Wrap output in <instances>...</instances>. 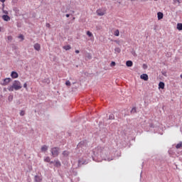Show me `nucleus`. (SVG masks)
I'll return each instance as SVG.
<instances>
[{
  "label": "nucleus",
  "instance_id": "1",
  "mask_svg": "<svg viewBox=\"0 0 182 182\" xmlns=\"http://www.w3.org/2000/svg\"><path fill=\"white\" fill-rule=\"evenodd\" d=\"M94 156L92 159L94 161L100 162L102 160L105 161H112L114 156L110 154V150H102L100 147H97L93 150Z\"/></svg>",
  "mask_w": 182,
  "mask_h": 182
},
{
  "label": "nucleus",
  "instance_id": "2",
  "mask_svg": "<svg viewBox=\"0 0 182 182\" xmlns=\"http://www.w3.org/2000/svg\"><path fill=\"white\" fill-rule=\"evenodd\" d=\"M9 92H14V90H20L22 89V84L19 80H14L12 85H10L7 87Z\"/></svg>",
  "mask_w": 182,
  "mask_h": 182
},
{
  "label": "nucleus",
  "instance_id": "3",
  "mask_svg": "<svg viewBox=\"0 0 182 182\" xmlns=\"http://www.w3.org/2000/svg\"><path fill=\"white\" fill-rule=\"evenodd\" d=\"M50 152L53 157H58L59 156V148L53 147L50 149Z\"/></svg>",
  "mask_w": 182,
  "mask_h": 182
},
{
  "label": "nucleus",
  "instance_id": "4",
  "mask_svg": "<svg viewBox=\"0 0 182 182\" xmlns=\"http://www.w3.org/2000/svg\"><path fill=\"white\" fill-rule=\"evenodd\" d=\"M77 149H86L87 147V141H81L77 145Z\"/></svg>",
  "mask_w": 182,
  "mask_h": 182
},
{
  "label": "nucleus",
  "instance_id": "5",
  "mask_svg": "<svg viewBox=\"0 0 182 182\" xmlns=\"http://www.w3.org/2000/svg\"><path fill=\"white\" fill-rule=\"evenodd\" d=\"M11 80H12V79H11V77H6V78L4 79L3 82H1V85L2 86H6L9 84V82H11Z\"/></svg>",
  "mask_w": 182,
  "mask_h": 182
},
{
  "label": "nucleus",
  "instance_id": "6",
  "mask_svg": "<svg viewBox=\"0 0 182 182\" xmlns=\"http://www.w3.org/2000/svg\"><path fill=\"white\" fill-rule=\"evenodd\" d=\"M105 14H106V10H103V9L97 10V14L98 15V16H103V15H105Z\"/></svg>",
  "mask_w": 182,
  "mask_h": 182
},
{
  "label": "nucleus",
  "instance_id": "7",
  "mask_svg": "<svg viewBox=\"0 0 182 182\" xmlns=\"http://www.w3.org/2000/svg\"><path fill=\"white\" fill-rule=\"evenodd\" d=\"M18 76L19 75H18V73L15 71H12L11 73V77H12V79H17Z\"/></svg>",
  "mask_w": 182,
  "mask_h": 182
},
{
  "label": "nucleus",
  "instance_id": "8",
  "mask_svg": "<svg viewBox=\"0 0 182 182\" xmlns=\"http://www.w3.org/2000/svg\"><path fill=\"white\" fill-rule=\"evenodd\" d=\"M33 48L35 50H37V52H39V50H41V44L36 43L34 44Z\"/></svg>",
  "mask_w": 182,
  "mask_h": 182
},
{
  "label": "nucleus",
  "instance_id": "9",
  "mask_svg": "<svg viewBox=\"0 0 182 182\" xmlns=\"http://www.w3.org/2000/svg\"><path fill=\"white\" fill-rule=\"evenodd\" d=\"M141 79L143 80L147 81L149 80V75L147 74H142L140 75Z\"/></svg>",
  "mask_w": 182,
  "mask_h": 182
},
{
  "label": "nucleus",
  "instance_id": "10",
  "mask_svg": "<svg viewBox=\"0 0 182 182\" xmlns=\"http://www.w3.org/2000/svg\"><path fill=\"white\" fill-rule=\"evenodd\" d=\"M2 19H4V21H6V22H8L9 21H11V17H9V16H8V15H3Z\"/></svg>",
  "mask_w": 182,
  "mask_h": 182
},
{
  "label": "nucleus",
  "instance_id": "11",
  "mask_svg": "<svg viewBox=\"0 0 182 182\" xmlns=\"http://www.w3.org/2000/svg\"><path fill=\"white\" fill-rule=\"evenodd\" d=\"M48 146L46 145H43V146H41V151L42 153H45V151H48Z\"/></svg>",
  "mask_w": 182,
  "mask_h": 182
},
{
  "label": "nucleus",
  "instance_id": "12",
  "mask_svg": "<svg viewBox=\"0 0 182 182\" xmlns=\"http://www.w3.org/2000/svg\"><path fill=\"white\" fill-rule=\"evenodd\" d=\"M157 16H158L159 21H160V19H163V17L164 16V15L161 12H158Z\"/></svg>",
  "mask_w": 182,
  "mask_h": 182
},
{
  "label": "nucleus",
  "instance_id": "13",
  "mask_svg": "<svg viewBox=\"0 0 182 182\" xmlns=\"http://www.w3.org/2000/svg\"><path fill=\"white\" fill-rule=\"evenodd\" d=\"M126 65L128 68H132V66H133V62L132 60H128L126 62Z\"/></svg>",
  "mask_w": 182,
  "mask_h": 182
},
{
  "label": "nucleus",
  "instance_id": "14",
  "mask_svg": "<svg viewBox=\"0 0 182 182\" xmlns=\"http://www.w3.org/2000/svg\"><path fill=\"white\" fill-rule=\"evenodd\" d=\"M176 28L178 29V31H182V23H178Z\"/></svg>",
  "mask_w": 182,
  "mask_h": 182
},
{
  "label": "nucleus",
  "instance_id": "15",
  "mask_svg": "<svg viewBox=\"0 0 182 182\" xmlns=\"http://www.w3.org/2000/svg\"><path fill=\"white\" fill-rule=\"evenodd\" d=\"M63 48V49H65V50H70V49L72 48L70 45L64 46Z\"/></svg>",
  "mask_w": 182,
  "mask_h": 182
},
{
  "label": "nucleus",
  "instance_id": "16",
  "mask_svg": "<svg viewBox=\"0 0 182 182\" xmlns=\"http://www.w3.org/2000/svg\"><path fill=\"white\" fill-rule=\"evenodd\" d=\"M164 82H160L159 84V89H164Z\"/></svg>",
  "mask_w": 182,
  "mask_h": 182
},
{
  "label": "nucleus",
  "instance_id": "17",
  "mask_svg": "<svg viewBox=\"0 0 182 182\" xmlns=\"http://www.w3.org/2000/svg\"><path fill=\"white\" fill-rule=\"evenodd\" d=\"M54 166H55V167H60V166H61L60 161H59L58 160L55 161V164H54Z\"/></svg>",
  "mask_w": 182,
  "mask_h": 182
},
{
  "label": "nucleus",
  "instance_id": "18",
  "mask_svg": "<svg viewBox=\"0 0 182 182\" xmlns=\"http://www.w3.org/2000/svg\"><path fill=\"white\" fill-rule=\"evenodd\" d=\"M34 178H35V181H36V182L42 181V179L41 178V177H39V176H36Z\"/></svg>",
  "mask_w": 182,
  "mask_h": 182
},
{
  "label": "nucleus",
  "instance_id": "19",
  "mask_svg": "<svg viewBox=\"0 0 182 182\" xmlns=\"http://www.w3.org/2000/svg\"><path fill=\"white\" fill-rule=\"evenodd\" d=\"M114 52L115 53H120V52H122V50L120 49V48L116 47L114 49Z\"/></svg>",
  "mask_w": 182,
  "mask_h": 182
},
{
  "label": "nucleus",
  "instance_id": "20",
  "mask_svg": "<svg viewBox=\"0 0 182 182\" xmlns=\"http://www.w3.org/2000/svg\"><path fill=\"white\" fill-rule=\"evenodd\" d=\"M44 161H46V163H50V157L46 156V157L44 159Z\"/></svg>",
  "mask_w": 182,
  "mask_h": 182
},
{
  "label": "nucleus",
  "instance_id": "21",
  "mask_svg": "<svg viewBox=\"0 0 182 182\" xmlns=\"http://www.w3.org/2000/svg\"><path fill=\"white\" fill-rule=\"evenodd\" d=\"M63 156H64V157H68V156H69V151H64L63 152Z\"/></svg>",
  "mask_w": 182,
  "mask_h": 182
},
{
  "label": "nucleus",
  "instance_id": "22",
  "mask_svg": "<svg viewBox=\"0 0 182 182\" xmlns=\"http://www.w3.org/2000/svg\"><path fill=\"white\" fill-rule=\"evenodd\" d=\"M82 164H86V161H83L82 159H80L78 161V166H82Z\"/></svg>",
  "mask_w": 182,
  "mask_h": 182
},
{
  "label": "nucleus",
  "instance_id": "23",
  "mask_svg": "<svg viewBox=\"0 0 182 182\" xmlns=\"http://www.w3.org/2000/svg\"><path fill=\"white\" fill-rule=\"evenodd\" d=\"M87 35L89 36V38H93V33H92V32L90 31H87Z\"/></svg>",
  "mask_w": 182,
  "mask_h": 182
},
{
  "label": "nucleus",
  "instance_id": "24",
  "mask_svg": "<svg viewBox=\"0 0 182 182\" xmlns=\"http://www.w3.org/2000/svg\"><path fill=\"white\" fill-rule=\"evenodd\" d=\"M8 100H9V102H12V100H14V95H10L8 97Z\"/></svg>",
  "mask_w": 182,
  "mask_h": 182
},
{
  "label": "nucleus",
  "instance_id": "25",
  "mask_svg": "<svg viewBox=\"0 0 182 182\" xmlns=\"http://www.w3.org/2000/svg\"><path fill=\"white\" fill-rule=\"evenodd\" d=\"M114 36H119L120 35V31L119 30H116L114 33Z\"/></svg>",
  "mask_w": 182,
  "mask_h": 182
},
{
  "label": "nucleus",
  "instance_id": "26",
  "mask_svg": "<svg viewBox=\"0 0 182 182\" xmlns=\"http://www.w3.org/2000/svg\"><path fill=\"white\" fill-rule=\"evenodd\" d=\"M181 147H182V141H180V142L176 146V149H181Z\"/></svg>",
  "mask_w": 182,
  "mask_h": 182
},
{
  "label": "nucleus",
  "instance_id": "27",
  "mask_svg": "<svg viewBox=\"0 0 182 182\" xmlns=\"http://www.w3.org/2000/svg\"><path fill=\"white\" fill-rule=\"evenodd\" d=\"M18 39H21V41H23L25 39V38L23 37V35L21 34L20 36H18Z\"/></svg>",
  "mask_w": 182,
  "mask_h": 182
},
{
  "label": "nucleus",
  "instance_id": "28",
  "mask_svg": "<svg viewBox=\"0 0 182 182\" xmlns=\"http://www.w3.org/2000/svg\"><path fill=\"white\" fill-rule=\"evenodd\" d=\"M109 120H113V119H114V115L110 114V115L109 116Z\"/></svg>",
  "mask_w": 182,
  "mask_h": 182
},
{
  "label": "nucleus",
  "instance_id": "29",
  "mask_svg": "<svg viewBox=\"0 0 182 182\" xmlns=\"http://www.w3.org/2000/svg\"><path fill=\"white\" fill-rule=\"evenodd\" d=\"M131 113H136V107H134L132 109Z\"/></svg>",
  "mask_w": 182,
  "mask_h": 182
},
{
  "label": "nucleus",
  "instance_id": "30",
  "mask_svg": "<svg viewBox=\"0 0 182 182\" xmlns=\"http://www.w3.org/2000/svg\"><path fill=\"white\" fill-rule=\"evenodd\" d=\"M23 87L28 90V84L26 82L23 84Z\"/></svg>",
  "mask_w": 182,
  "mask_h": 182
},
{
  "label": "nucleus",
  "instance_id": "31",
  "mask_svg": "<svg viewBox=\"0 0 182 182\" xmlns=\"http://www.w3.org/2000/svg\"><path fill=\"white\" fill-rule=\"evenodd\" d=\"M20 116H25V111H21L20 112Z\"/></svg>",
  "mask_w": 182,
  "mask_h": 182
},
{
  "label": "nucleus",
  "instance_id": "32",
  "mask_svg": "<svg viewBox=\"0 0 182 182\" xmlns=\"http://www.w3.org/2000/svg\"><path fill=\"white\" fill-rule=\"evenodd\" d=\"M66 86H70V81L68 80L65 82Z\"/></svg>",
  "mask_w": 182,
  "mask_h": 182
},
{
  "label": "nucleus",
  "instance_id": "33",
  "mask_svg": "<svg viewBox=\"0 0 182 182\" xmlns=\"http://www.w3.org/2000/svg\"><path fill=\"white\" fill-rule=\"evenodd\" d=\"M110 66H116V63L114 61H112L110 64Z\"/></svg>",
  "mask_w": 182,
  "mask_h": 182
},
{
  "label": "nucleus",
  "instance_id": "34",
  "mask_svg": "<svg viewBox=\"0 0 182 182\" xmlns=\"http://www.w3.org/2000/svg\"><path fill=\"white\" fill-rule=\"evenodd\" d=\"M174 4H181L180 0H173Z\"/></svg>",
  "mask_w": 182,
  "mask_h": 182
},
{
  "label": "nucleus",
  "instance_id": "35",
  "mask_svg": "<svg viewBox=\"0 0 182 182\" xmlns=\"http://www.w3.org/2000/svg\"><path fill=\"white\" fill-rule=\"evenodd\" d=\"M46 28H50V24L49 23H47L46 24Z\"/></svg>",
  "mask_w": 182,
  "mask_h": 182
},
{
  "label": "nucleus",
  "instance_id": "36",
  "mask_svg": "<svg viewBox=\"0 0 182 182\" xmlns=\"http://www.w3.org/2000/svg\"><path fill=\"white\" fill-rule=\"evenodd\" d=\"M87 58L88 59H92V55L90 54H88Z\"/></svg>",
  "mask_w": 182,
  "mask_h": 182
},
{
  "label": "nucleus",
  "instance_id": "37",
  "mask_svg": "<svg viewBox=\"0 0 182 182\" xmlns=\"http://www.w3.org/2000/svg\"><path fill=\"white\" fill-rule=\"evenodd\" d=\"M11 39H12V36H8V40L11 41Z\"/></svg>",
  "mask_w": 182,
  "mask_h": 182
},
{
  "label": "nucleus",
  "instance_id": "38",
  "mask_svg": "<svg viewBox=\"0 0 182 182\" xmlns=\"http://www.w3.org/2000/svg\"><path fill=\"white\" fill-rule=\"evenodd\" d=\"M50 164H55V161H50Z\"/></svg>",
  "mask_w": 182,
  "mask_h": 182
},
{
  "label": "nucleus",
  "instance_id": "39",
  "mask_svg": "<svg viewBox=\"0 0 182 182\" xmlns=\"http://www.w3.org/2000/svg\"><path fill=\"white\" fill-rule=\"evenodd\" d=\"M65 16L66 18H69L70 16V14H66Z\"/></svg>",
  "mask_w": 182,
  "mask_h": 182
},
{
  "label": "nucleus",
  "instance_id": "40",
  "mask_svg": "<svg viewBox=\"0 0 182 182\" xmlns=\"http://www.w3.org/2000/svg\"><path fill=\"white\" fill-rule=\"evenodd\" d=\"M80 52L79 50H75V53H80Z\"/></svg>",
  "mask_w": 182,
  "mask_h": 182
},
{
  "label": "nucleus",
  "instance_id": "41",
  "mask_svg": "<svg viewBox=\"0 0 182 182\" xmlns=\"http://www.w3.org/2000/svg\"><path fill=\"white\" fill-rule=\"evenodd\" d=\"M3 4L5 2L6 0H0Z\"/></svg>",
  "mask_w": 182,
  "mask_h": 182
},
{
  "label": "nucleus",
  "instance_id": "42",
  "mask_svg": "<svg viewBox=\"0 0 182 182\" xmlns=\"http://www.w3.org/2000/svg\"><path fill=\"white\" fill-rule=\"evenodd\" d=\"M4 14H8V11H4Z\"/></svg>",
  "mask_w": 182,
  "mask_h": 182
},
{
  "label": "nucleus",
  "instance_id": "43",
  "mask_svg": "<svg viewBox=\"0 0 182 182\" xmlns=\"http://www.w3.org/2000/svg\"><path fill=\"white\" fill-rule=\"evenodd\" d=\"M181 78L182 79V75H181Z\"/></svg>",
  "mask_w": 182,
  "mask_h": 182
},
{
  "label": "nucleus",
  "instance_id": "44",
  "mask_svg": "<svg viewBox=\"0 0 182 182\" xmlns=\"http://www.w3.org/2000/svg\"><path fill=\"white\" fill-rule=\"evenodd\" d=\"M73 20H75V17H73Z\"/></svg>",
  "mask_w": 182,
  "mask_h": 182
},
{
  "label": "nucleus",
  "instance_id": "45",
  "mask_svg": "<svg viewBox=\"0 0 182 182\" xmlns=\"http://www.w3.org/2000/svg\"><path fill=\"white\" fill-rule=\"evenodd\" d=\"M1 27H0V32H1Z\"/></svg>",
  "mask_w": 182,
  "mask_h": 182
},
{
  "label": "nucleus",
  "instance_id": "46",
  "mask_svg": "<svg viewBox=\"0 0 182 182\" xmlns=\"http://www.w3.org/2000/svg\"><path fill=\"white\" fill-rule=\"evenodd\" d=\"M144 68H147V66H144Z\"/></svg>",
  "mask_w": 182,
  "mask_h": 182
},
{
  "label": "nucleus",
  "instance_id": "47",
  "mask_svg": "<svg viewBox=\"0 0 182 182\" xmlns=\"http://www.w3.org/2000/svg\"><path fill=\"white\" fill-rule=\"evenodd\" d=\"M144 68H147V66H144Z\"/></svg>",
  "mask_w": 182,
  "mask_h": 182
},
{
  "label": "nucleus",
  "instance_id": "48",
  "mask_svg": "<svg viewBox=\"0 0 182 182\" xmlns=\"http://www.w3.org/2000/svg\"><path fill=\"white\" fill-rule=\"evenodd\" d=\"M154 1H158V0H154Z\"/></svg>",
  "mask_w": 182,
  "mask_h": 182
}]
</instances>
